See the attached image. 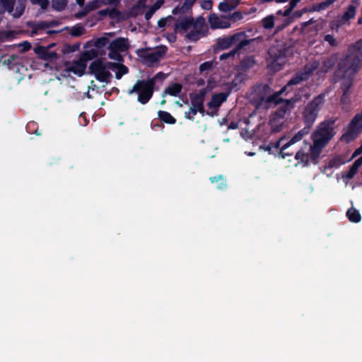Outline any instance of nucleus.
Returning a JSON list of instances; mask_svg holds the SVG:
<instances>
[{
    "label": "nucleus",
    "instance_id": "obj_1",
    "mask_svg": "<svg viewBox=\"0 0 362 362\" xmlns=\"http://www.w3.org/2000/svg\"><path fill=\"white\" fill-rule=\"evenodd\" d=\"M362 67V39L349 46L345 55L338 62L335 76L342 79L340 88L348 92L352 86L353 78Z\"/></svg>",
    "mask_w": 362,
    "mask_h": 362
},
{
    "label": "nucleus",
    "instance_id": "obj_2",
    "mask_svg": "<svg viewBox=\"0 0 362 362\" xmlns=\"http://www.w3.org/2000/svg\"><path fill=\"white\" fill-rule=\"evenodd\" d=\"M337 117H329L321 122L313 132L311 138L316 141V145L327 146L336 134V122Z\"/></svg>",
    "mask_w": 362,
    "mask_h": 362
},
{
    "label": "nucleus",
    "instance_id": "obj_3",
    "mask_svg": "<svg viewBox=\"0 0 362 362\" xmlns=\"http://www.w3.org/2000/svg\"><path fill=\"white\" fill-rule=\"evenodd\" d=\"M325 102V95L320 93L306 104L302 112L305 127L311 129Z\"/></svg>",
    "mask_w": 362,
    "mask_h": 362
},
{
    "label": "nucleus",
    "instance_id": "obj_4",
    "mask_svg": "<svg viewBox=\"0 0 362 362\" xmlns=\"http://www.w3.org/2000/svg\"><path fill=\"white\" fill-rule=\"evenodd\" d=\"M154 90L155 88L152 80L139 79L127 91V93L128 95L136 93L137 101L142 105H146L152 98Z\"/></svg>",
    "mask_w": 362,
    "mask_h": 362
},
{
    "label": "nucleus",
    "instance_id": "obj_5",
    "mask_svg": "<svg viewBox=\"0 0 362 362\" xmlns=\"http://www.w3.org/2000/svg\"><path fill=\"white\" fill-rule=\"evenodd\" d=\"M286 48L273 46L268 50V66L274 71H279L283 69L286 62L288 54Z\"/></svg>",
    "mask_w": 362,
    "mask_h": 362
},
{
    "label": "nucleus",
    "instance_id": "obj_6",
    "mask_svg": "<svg viewBox=\"0 0 362 362\" xmlns=\"http://www.w3.org/2000/svg\"><path fill=\"white\" fill-rule=\"evenodd\" d=\"M272 95L267 99V103H274L275 105H281L274 112L276 118L284 119L287 114H290L291 110L295 107L296 103L299 99L296 97H293L290 99H283L278 96L274 99H272Z\"/></svg>",
    "mask_w": 362,
    "mask_h": 362
},
{
    "label": "nucleus",
    "instance_id": "obj_7",
    "mask_svg": "<svg viewBox=\"0 0 362 362\" xmlns=\"http://www.w3.org/2000/svg\"><path fill=\"white\" fill-rule=\"evenodd\" d=\"M166 51L167 47L165 46H160L153 52H148V49L141 48L137 49L136 52L138 57L141 59L142 63L150 67L159 62L165 56Z\"/></svg>",
    "mask_w": 362,
    "mask_h": 362
},
{
    "label": "nucleus",
    "instance_id": "obj_8",
    "mask_svg": "<svg viewBox=\"0 0 362 362\" xmlns=\"http://www.w3.org/2000/svg\"><path fill=\"white\" fill-rule=\"evenodd\" d=\"M108 57L118 62H124V58L120 52H125L129 48L127 38L117 37L113 40L108 46Z\"/></svg>",
    "mask_w": 362,
    "mask_h": 362
},
{
    "label": "nucleus",
    "instance_id": "obj_9",
    "mask_svg": "<svg viewBox=\"0 0 362 362\" xmlns=\"http://www.w3.org/2000/svg\"><path fill=\"white\" fill-rule=\"evenodd\" d=\"M259 38L261 37L247 39V36L245 32H239L233 34V35L218 38L216 45L219 49H226L232 45H238L243 41H250V45L252 42H254Z\"/></svg>",
    "mask_w": 362,
    "mask_h": 362
},
{
    "label": "nucleus",
    "instance_id": "obj_10",
    "mask_svg": "<svg viewBox=\"0 0 362 362\" xmlns=\"http://www.w3.org/2000/svg\"><path fill=\"white\" fill-rule=\"evenodd\" d=\"M89 74L95 76L100 82L108 83L112 77L110 71L106 70L105 62L101 59L93 61L88 67Z\"/></svg>",
    "mask_w": 362,
    "mask_h": 362
},
{
    "label": "nucleus",
    "instance_id": "obj_11",
    "mask_svg": "<svg viewBox=\"0 0 362 362\" xmlns=\"http://www.w3.org/2000/svg\"><path fill=\"white\" fill-rule=\"evenodd\" d=\"M362 132V110L357 113L349 124L347 131L343 134L342 138L347 141L355 139Z\"/></svg>",
    "mask_w": 362,
    "mask_h": 362
},
{
    "label": "nucleus",
    "instance_id": "obj_12",
    "mask_svg": "<svg viewBox=\"0 0 362 362\" xmlns=\"http://www.w3.org/2000/svg\"><path fill=\"white\" fill-rule=\"evenodd\" d=\"M230 92L227 93H219L212 95L211 100L207 103L208 107L211 111H206V115L210 117H214L218 115V108L221 104L226 101Z\"/></svg>",
    "mask_w": 362,
    "mask_h": 362
},
{
    "label": "nucleus",
    "instance_id": "obj_13",
    "mask_svg": "<svg viewBox=\"0 0 362 362\" xmlns=\"http://www.w3.org/2000/svg\"><path fill=\"white\" fill-rule=\"evenodd\" d=\"M310 129L304 127L302 129L298 131L293 136H292L288 142L284 144L281 146V150L279 151V153L281 156V157L283 158H285L287 156H292L293 154V153L286 152L285 151L293 144L302 140L305 136L308 135L310 133Z\"/></svg>",
    "mask_w": 362,
    "mask_h": 362
},
{
    "label": "nucleus",
    "instance_id": "obj_14",
    "mask_svg": "<svg viewBox=\"0 0 362 362\" xmlns=\"http://www.w3.org/2000/svg\"><path fill=\"white\" fill-rule=\"evenodd\" d=\"M308 80L305 74L302 71L297 72L288 81V83L281 88L280 90L275 92L272 95V99H274L278 96H280L284 93H288L291 90V86L293 85H298L301 82Z\"/></svg>",
    "mask_w": 362,
    "mask_h": 362
},
{
    "label": "nucleus",
    "instance_id": "obj_15",
    "mask_svg": "<svg viewBox=\"0 0 362 362\" xmlns=\"http://www.w3.org/2000/svg\"><path fill=\"white\" fill-rule=\"evenodd\" d=\"M34 52L39 59L49 62H54L59 58V55L56 51L48 50V47H45V46L42 45L35 47L34 48Z\"/></svg>",
    "mask_w": 362,
    "mask_h": 362
},
{
    "label": "nucleus",
    "instance_id": "obj_16",
    "mask_svg": "<svg viewBox=\"0 0 362 362\" xmlns=\"http://www.w3.org/2000/svg\"><path fill=\"white\" fill-rule=\"evenodd\" d=\"M208 21L212 29L228 28L231 25L228 19H222L216 13H211L209 16Z\"/></svg>",
    "mask_w": 362,
    "mask_h": 362
},
{
    "label": "nucleus",
    "instance_id": "obj_17",
    "mask_svg": "<svg viewBox=\"0 0 362 362\" xmlns=\"http://www.w3.org/2000/svg\"><path fill=\"white\" fill-rule=\"evenodd\" d=\"M59 21L56 20L51 21L29 22L28 23V26L32 29L33 35H37L40 30L55 27L59 25Z\"/></svg>",
    "mask_w": 362,
    "mask_h": 362
},
{
    "label": "nucleus",
    "instance_id": "obj_18",
    "mask_svg": "<svg viewBox=\"0 0 362 362\" xmlns=\"http://www.w3.org/2000/svg\"><path fill=\"white\" fill-rule=\"evenodd\" d=\"M193 24L192 16H185L178 18L177 21L175 23V31L176 33H182L189 29Z\"/></svg>",
    "mask_w": 362,
    "mask_h": 362
},
{
    "label": "nucleus",
    "instance_id": "obj_19",
    "mask_svg": "<svg viewBox=\"0 0 362 362\" xmlns=\"http://www.w3.org/2000/svg\"><path fill=\"white\" fill-rule=\"evenodd\" d=\"M86 66V64L79 59L78 61H74L72 64L67 68V71L78 76H82L85 74Z\"/></svg>",
    "mask_w": 362,
    "mask_h": 362
},
{
    "label": "nucleus",
    "instance_id": "obj_20",
    "mask_svg": "<svg viewBox=\"0 0 362 362\" xmlns=\"http://www.w3.org/2000/svg\"><path fill=\"white\" fill-rule=\"evenodd\" d=\"M337 61L338 57L337 54H332L327 57L322 61L321 71L324 73H327L334 66Z\"/></svg>",
    "mask_w": 362,
    "mask_h": 362
},
{
    "label": "nucleus",
    "instance_id": "obj_21",
    "mask_svg": "<svg viewBox=\"0 0 362 362\" xmlns=\"http://www.w3.org/2000/svg\"><path fill=\"white\" fill-rule=\"evenodd\" d=\"M256 64L254 56L244 57L238 65V70L245 72L252 68Z\"/></svg>",
    "mask_w": 362,
    "mask_h": 362
},
{
    "label": "nucleus",
    "instance_id": "obj_22",
    "mask_svg": "<svg viewBox=\"0 0 362 362\" xmlns=\"http://www.w3.org/2000/svg\"><path fill=\"white\" fill-rule=\"evenodd\" d=\"M196 1L197 0H185L181 6H177L173 9V14L177 15L184 14L187 13L189 10L192 8Z\"/></svg>",
    "mask_w": 362,
    "mask_h": 362
},
{
    "label": "nucleus",
    "instance_id": "obj_23",
    "mask_svg": "<svg viewBox=\"0 0 362 362\" xmlns=\"http://www.w3.org/2000/svg\"><path fill=\"white\" fill-rule=\"evenodd\" d=\"M207 34L208 30H201L193 28V30L186 34L185 38L190 42H195L200 38L206 36Z\"/></svg>",
    "mask_w": 362,
    "mask_h": 362
},
{
    "label": "nucleus",
    "instance_id": "obj_24",
    "mask_svg": "<svg viewBox=\"0 0 362 362\" xmlns=\"http://www.w3.org/2000/svg\"><path fill=\"white\" fill-rule=\"evenodd\" d=\"M250 45V41H243L241 42L240 44L238 45H236L235 47L229 52L228 53H223L220 56L221 60H224L226 59H228L230 57H233L235 54L239 52L240 50L244 49L246 46Z\"/></svg>",
    "mask_w": 362,
    "mask_h": 362
},
{
    "label": "nucleus",
    "instance_id": "obj_25",
    "mask_svg": "<svg viewBox=\"0 0 362 362\" xmlns=\"http://www.w3.org/2000/svg\"><path fill=\"white\" fill-rule=\"evenodd\" d=\"M158 117L160 121L168 124H174L177 121L176 119L172 116L170 113L164 110H159L158 112Z\"/></svg>",
    "mask_w": 362,
    "mask_h": 362
},
{
    "label": "nucleus",
    "instance_id": "obj_26",
    "mask_svg": "<svg viewBox=\"0 0 362 362\" xmlns=\"http://www.w3.org/2000/svg\"><path fill=\"white\" fill-rule=\"evenodd\" d=\"M244 75L243 74H237L232 81L229 83V91L232 90H238L240 85L245 81Z\"/></svg>",
    "mask_w": 362,
    "mask_h": 362
},
{
    "label": "nucleus",
    "instance_id": "obj_27",
    "mask_svg": "<svg viewBox=\"0 0 362 362\" xmlns=\"http://www.w3.org/2000/svg\"><path fill=\"white\" fill-rule=\"evenodd\" d=\"M16 0H0V13L5 11L11 13L13 11Z\"/></svg>",
    "mask_w": 362,
    "mask_h": 362
},
{
    "label": "nucleus",
    "instance_id": "obj_28",
    "mask_svg": "<svg viewBox=\"0 0 362 362\" xmlns=\"http://www.w3.org/2000/svg\"><path fill=\"white\" fill-rule=\"evenodd\" d=\"M320 63L318 61H314L312 63L306 64L302 71L305 74V76L308 79L309 77L313 75V72L318 69Z\"/></svg>",
    "mask_w": 362,
    "mask_h": 362
},
{
    "label": "nucleus",
    "instance_id": "obj_29",
    "mask_svg": "<svg viewBox=\"0 0 362 362\" xmlns=\"http://www.w3.org/2000/svg\"><path fill=\"white\" fill-rule=\"evenodd\" d=\"M182 85L179 83H174L170 85L165 90V93L171 96H177L182 91Z\"/></svg>",
    "mask_w": 362,
    "mask_h": 362
},
{
    "label": "nucleus",
    "instance_id": "obj_30",
    "mask_svg": "<svg viewBox=\"0 0 362 362\" xmlns=\"http://www.w3.org/2000/svg\"><path fill=\"white\" fill-rule=\"evenodd\" d=\"M98 56V51L95 49H91L83 52L80 57V59L86 64L87 62L90 61Z\"/></svg>",
    "mask_w": 362,
    "mask_h": 362
},
{
    "label": "nucleus",
    "instance_id": "obj_31",
    "mask_svg": "<svg viewBox=\"0 0 362 362\" xmlns=\"http://www.w3.org/2000/svg\"><path fill=\"white\" fill-rule=\"evenodd\" d=\"M209 180L212 183H216L217 188L220 190H223L227 187L226 180L222 175L211 177Z\"/></svg>",
    "mask_w": 362,
    "mask_h": 362
},
{
    "label": "nucleus",
    "instance_id": "obj_32",
    "mask_svg": "<svg viewBox=\"0 0 362 362\" xmlns=\"http://www.w3.org/2000/svg\"><path fill=\"white\" fill-rule=\"evenodd\" d=\"M346 216L352 223H358L361 220V216L355 208H351L346 211Z\"/></svg>",
    "mask_w": 362,
    "mask_h": 362
},
{
    "label": "nucleus",
    "instance_id": "obj_33",
    "mask_svg": "<svg viewBox=\"0 0 362 362\" xmlns=\"http://www.w3.org/2000/svg\"><path fill=\"white\" fill-rule=\"evenodd\" d=\"M194 29L201 30H208L206 25L205 18L202 16H198L196 20L193 18V24L192 25Z\"/></svg>",
    "mask_w": 362,
    "mask_h": 362
},
{
    "label": "nucleus",
    "instance_id": "obj_34",
    "mask_svg": "<svg viewBox=\"0 0 362 362\" xmlns=\"http://www.w3.org/2000/svg\"><path fill=\"white\" fill-rule=\"evenodd\" d=\"M313 144L310 146V153H311V158L313 160L317 159L322 150L326 146L322 145H316V141L313 140Z\"/></svg>",
    "mask_w": 362,
    "mask_h": 362
},
{
    "label": "nucleus",
    "instance_id": "obj_35",
    "mask_svg": "<svg viewBox=\"0 0 362 362\" xmlns=\"http://www.w3.org/2000/svg\"><path fill=\"white\" fill-rule=\"evenodd\" d=\"M68 1L69 0H52V7L53 10L56 11H62L66 8Z\"/></svg>",
    "mask_w": 362,
    "mask_h": 362
},
{
    "label": "nucleus",
    "instance_id": "obj_36",
    "mask_svg": "<svg viewBox=\"0 0 362 362\" xmlns=\"http://www.w3.org/2000/svg\"><path fill=\"white\" fill-rule=\"evenodd\" d=\"M356 7L354 5H349L346 11L344 13L343 19L345 21H349L354 18L356 15Z\"/></svg>",
    "mask_w": 362,
    "mask_h": 362
},
{
    "label": "nucleus",
    "instance_id": "obj_37",
    "mask_svg": "<svg viewBox=\"0 0 362 362\" xmlns=\"http://www.w3.org/2000/svg\"><path fill=\"white\" fill-rule=\"evenodd\" d=\"M85 28L80 24H76L71 28L70 34L73 37H80L85 33Z\"/></svg>",
    "mask_w": 362,
    "mask_h": 362
},
{
    "label": "nucleus",
    "instance_id": "obj_38",
    "mask_svg": "<svg viewBox=\"0 0 362 362\" xmlns=\"http://www.w3.org/2000/svg\"><path fill=\"white\" fill-rule=\"evenodd\" d=\"M262 25L264 28L269 30L274 26V17L273 15L266 16L262 19Z\"/></svg>",
    "mask_w": 362,
    "mask_h": 362
},
{
    "label": "nucleus",
    "instance_id": "obj_39",
    "mask_svg": "<svg viewBox=\"0 0 362 362\" xmlns=\"http://www.w3.org/2000/svg\"><path fill=\"white\" fill-rule=\"evenodd\" d=\"M295 158L297 160H300L305 166L308 164V155L302 150H299L295 155Z\"/></svg>",
    "mask_w": 362,
    "mask_h": 362
},
{
    "label": "nucleus",
    "instance_id": "obj_40",
    "mask_svg": "<svg viewBox=\"0 0 362 362\" xmlns=\"http://www.w3.org/2000/svg\"><path fill=\"white\" fill-rule=\"evenodd\" d=\"M129 73V68L124 65L122 63L119 64V66L117 68V71L115 73V78L117 79H121V78Z\"/></svg>",
    "mask_w": 362,
    "mask_h": 362
},
{
    "label": "nucleus",
    "instance_id": "obj_41",
    "mask_svg": "<svg viewBox=\"0 0 362 362\" xmlns=\"http://www.w3.org/2000/svg\"><path fill=\"white\" fill-rule=\"evenodd\" d=\"M109 42V39L107 37H98L94 42V46L98 49L105 47Z\"/></svg>",
    "mask_w": 362,
    "mask_h": 362
},
{
    "label": "nucleus",
    "instance_id": "obj_42",
    "mask_svg": "<svg viewBox=\"0 0 362 362\" xmlns=\"http://www.w3.org/2000/svg\"><path fill=\"white\" fill-rule=\"evenodd\" d=\"M235 5H233L231 4H229L228 2L223 1L218 4V9L223 12H229L233 10L235 8Z\"/></svg>",
    "mask_w": 362,
    "mask_h": 362
},
{
    "label": "nucleus",
    "instance_id": "obj_43",
    "mask_svg": "<svg viewBox=\"0 0 362 362\" xmlns=\"http://www.w3.org/2000/svg\"><path fill=\"white\" fill-rule=\"evenodd\" d=\"M189 99H190L191 107H192L195 108L197 106L204 104V100L194 96L193 95V93H189Z\"/></svg>",
    "mask_w": 362,
    "mask_h": 362
},
{
    "label": "nucleus",
    "instance_id": "obj_44",
    "mask_svg": "<svg viewBox=\"0 0 362 362\" xmlns=\"http://www.w3.org/2000/svg\"><path fill=\"white\" fill-rule=\"evenodd\" d=\"M103 0H93L87 4L88 8L90 11H95L103 6Z\"/></svg>",
    "mask_w": 362,
    "mask_h": 362
},
{
    "label": "nucleus",
    "instance_id": "obj_45",
    "mask_svg": "<svg viewBox=\"0 0 362 362\" xmlns=\"http://www.w3.org/2000/svg\"><path fill=\"white\" fill-rule=\"evenodd\" d=\"M167 76H168L167 74H164L162 71H160V72L157 73L152 78H147V79L148 80H152L153 82L154 86H155L156 81H161L162 82V81H163L167 78Z\"/></svg>",
    "mask_w": 362,
    "mask_h": 362
},
{
    "label": "nucleus",
    "instance_id": "obj_46",
    "mask_svg": "<svg viewBox=\"0 0 362 362\" xmlns=\"http://www.w3.org/2000/svg\"><path fill=\"white\" fill-rule=\"evenodd\" d=\"M37 125V124L35 122H30L28 123L27 126H26V128L28 129V132L30 133V134H35L36 135H41L42 134V131H39L38 129H35L33 132V130L34 129L35 127Z\"/></svg>",
    "mask_w": 362,
    "mask_h": 362
},
{
    "label": "nucleus",
    "instance_id": "obj_47",
    "mask_svg": "<svg viewBox=\"0 0 362 362\" xmlns=\"http://www.w3.org/2000/svg\"><path fill=\"white\" fill-rule=\"evenodd\" d=\"M324 41L329 43L331 47H337L338 42L333 35L327 34L324 37Z\"/></svg>",
    "mask_w": 362,
    "mask_h": 362
},
{
    "label": "nucleus",
    "instance_id": "obj_48",
    "mask_svg": "<svg viewBox=\"0 0 362 362\" xmlns=\"http://www.w3.org/2000/svg\"><path fill=\"white\" fill-rule=\"evenodd\" d=\"M358 170V168L352 164V165L350 167L349 171L344 175H343V177L348 180H351L357 173Z\"/></svg>",
    "mask_w": 362,
    "mask_h": 362
},
{
    "label": "nucleus",
    "instance_id": "obj_49",
    "mask_svg": "<svg viewBox=\"0 0 362 362\" xmlns=\"http://www.w3.org/2000/svg\"><path fill=\"white\" fill-rule=\"evenodd\" d=\"M89 12H90V11L89 10V8H88V6L86 4L82 10L74 13V18L76 19H81L83 17H85L86 16H87Z\"/></svg>",
    "mask_w": 362,
    "mask_h": 362
},
{
    "label": "nucleus",
    "instance_id": "obj_50",
    "mask_svg": "<svg viewBox=\"0 0 362 362\" xmlns=\"http://www.w3.org/2000/svg\"><path fill=\"white\" fill-rule=\"evenodd\" d=\"M121 11L117 8H109V17L111 19H119L121 17Z\"/></svg>",
    "mask_w": 362,
    "mask_h": 362
},
{
    "label": "nucleus",
    "instance_id": "obj_51",
    "mask_svg": "<svg viewBox=\"0 0 362 362\" xmlns=\"http://www.w3.org/2000/svg\"><path fill=\"white\" fill-rule=\"evenodd\" d=\"M194 107H190L188 112H185V117L189 120L194 121V116L197 114V111H194Z\"/></svg>",
    "mask_w": 362,
    "mask_h": 362
},
{
    "label": "nucleus",
    "instance_id": "obj_52",
    "mask_svg": "<svg viewBox=\"0 0 362 362\" xmlns=\"http://www.w3.org/2000/svg\"><path fill=\"white\" fill-rule=\"evenodd\" d=\"M33 4L40 5L41 8L45 10L49 6L48 0H30Z\"/></svg>",
    "mask_w": 362,
    "mask_h": 362
},
{
    "label": "nucleus",
    "instance_id": "obj_53",
    "mask_svg": "<svg viewBox=\"0 0 362 362\" xmlns=\"http://www.w3.org/2000/svg\"><path fill=\"white\" fill-rule=\"evenodd\" d=\"M208 92H209V90L207 89V88H203L200 89L198 93H192L194 96L205 100V98H206V95L208 93Z\"/></svg>",
    "mask_w": 362,
    "mask_h": 362
},
{
    "label": "nucleus",
    "instance_id": "obj_54",
    "mask_svg": "<svg viewBox=\"0 0 362 362\" xmlns=\"http://www.w3.org/2000/svg\"><path fill=\"white\" fill-rule=\"evenodd\" d=\"M212 68V63L211 62H205L199 65V71L200 72H204L206 71H209Z\"/></svg>",
    "mask_w": 362,
    "mask_h": 362
},
{
    "label": "nucleus",
    "instance_id": "obj_55",
    "mask_svg": "<svg viewBox=\"0 0 362 362\" xmlns=\"http://www.w3.org/2000/svg\"><path fill=\"white\" fill-rule=\"evenodd\" d=\"M121 62H107L105 63V67H106V70H108V71L109 70H112V71H114V70L117 69V68L118 66H119V64Z\"/></svg>",
    "mask_w": 362,
    "mask_h": 362
},
{
    "label": "nucleus",
    "instance_id": "obj_56",
    "mask_svg": "<svg viewBox=\"0 0 362 362\" xmlns=\"http://www.w3.org/2000/svg\"><path fill=\"white\" fill-rule=\"evenodd\" d=\"M342 163L341 162V160L339 158H334L329 160V166L330 168H337L339 167Z\"/></svg>",
    "mask_w": 362,
    "mask_h": 362
},
{
    "label": "nucleus",
    "instance_id": "obj_57",
    "mask_svg": "<svg viewBox=\"0 0 362 362\" xmlns=\"http://www.w3.org/2000/svg\"><path fill=\"white\" fill-rule=\"evenodd\" d=\"M201 6L204 10H211L213 6V1L211 0H204L202 2Z\"/></svg>",
    "mask_w": 362,
    "mask_h": 362
},
{
    "label": "nucleus",
    "instance_id": "obj_58",
    "mask_svg": "<svg viewBox=\"0 0 362 362\" xmlns=\"http://www.w3.org/2000/svg\"><path fill=\"white\" fill-rule=\"evenodd\" d=\"M340 101L342 104L346 105L350 103L349 93L343 92Z\"/></svg>",
    "mask_w": 362,
    "mask_h": 362
},
{
    "label": "nucleus",
    "instance_id": "obj_59",
    "mask_svg": "<svg viewBox=\"0 0 362 362\" xmlns=\"http://www.w3.org/2000/svg\"><path fill=\"white\" fill-rule=\"evenodd\" d=\"M25 11V6L23 5H21L20 6H18L16 9V12L13 13L14 18H20Z\"/></svg>",
    "mask_w": 362,
    "mask_h": 362
},
{
    "label": "nucleus",
    "instance_id": "obj_60",
    "mask_svg": "<svg viewBox=\"0 0 362 362\" xmlns=\"http://www.w3.org/2000/svg\"><path fill=\"white\" fill-rule=\"evenodd\" d=\"M288 24H289L288 21L285 20L284 23H282L279 25H276V28H275L276 33L281 31L282 30L286 28L288 25Z\"/></svg>",
    "mask_w": 362,
    "mask_h": 362
},
{
    "label": "nucleus",
    "instance_id": "obj_61",
    "mask_svg": "<svg viewBox=\"0 0 362 362\" xmlns=\"http://www.w3.org/2000/svg\"><path fill=\"white\" fill-rule=\"evenodd\" d=\"M173 18L170 16L168 18H162L158 21V26L160 28H163L167 25L168 19Z\"/></svg>",
    "mask_w": 362,
    "mask_h": 362
},
{
    "label": "nucleus",
    "instance_id": "obj_62",
    "mask_svg": "<svg viewBox=\"0 0 362 362\" xmlns=\"http://www.w3.org/2000/svg\"><path fill=\"white\" fill-rule=\"evenodd\" d=\"M139 9V5L134 6L129 11V17H136L138 15Z\"/></svg>",
    "mask_w": 362,
    "mask_h": 362
},
{
    "label": "nucleus",
    "instance_id": "obj_63",
    "mask_svg": "<svg viewBox=\"0 0 362 362\" xmlns=\"http://www.w3.org/2000/svg\"><path fill=\"white\" fill-rule=\"evenodd\" d=\"M164 1L163 0H157L151 6V8L153 9L155 11L158 10L161 6L163 4Z\"/></svg>",
    "mask_w": 362,
    "mask_h": 362
},
{
    "label": "nucleus",
    "instance_id": "obj_64",
    "mask_svg": "<svg viewBox=\"0 0 362 362\" xmlns=\"http://www.w3.org/2000/svg\"><path fill=\"white\" fill-rule=\"evenodd\" d=\"M155 12L156 11L150 7L149 9L145 13V19L146 21H149L152 18Z\"/></svg>",
    "mask_w": 362,
    "mask_h": 362
}]
</instances>
